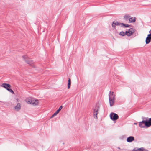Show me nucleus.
Returning <instances> with one entry per match:
<instances>
[{"mask_svg":"<svg viewBox=\"0 0 151 151\" xmlns=\"http://www.w3.org/2000/svg\"><path fill=\"white\" fill-rule=\"evenodd\" d=\"M27 103L29 104H32L35 106L38 104V100L34 98H30L28 99Z\"/></svg>","mask_w":151,"mask_h":151,"instance_id":"f257e3e1","label":"nucleus"},{"mask_svg":"<svg viewBox=\"0 0 151 151\" xmlns=\"http://www.w3.org/2000/svg\"><path fill=\"white\" fill-rule=\"evenodd\" d=\"M22 58L28 64L30 65H31L33 63V61L31 59L29 58L27 56L25 55L22 56Z\"/></svg>","mask_w":151,"mask_h":151,"instance_id":"f03ea898","label":"nucleus"},{"mask_svg":"<svg viewBox=\"0 0 151 151\" xmlns=\"http://www.w3.org/2000/svg\"><path fill=\"white\" fill-rule=\"evenodd\" d=\"M139 126L141 128H144L145 127H148L146 120H143L139 122Z\"/></svg>","mask_w":151,"mask_h":151,"instance_id":"7ed1b4c3","label":"nucleus"},{"mask_svg":"<svg viewBox=\"0 0 151 151\" xmlns=\"http://www.w3.org/2000/svg\"><path fill=\"white\" fill-rule=\"evenodd\" d=\"M110 116L111 119L113 121L116 120L119 118L117 114L114 113H111L110 114Z\"/></svg>","mask_w":151,"mask_h":151,"instance_id":"20e7f679","label":"nucleus"},{"mask_svg":"<svg viewBox=\"0 0 151 151\" xmlns=\"http://www.w3.org/2000/svg\"><path fill=\"white\" fill-rule=\"evenodd\" d=\"M99 106L96 105V106H95V108L93 109V114H94V117L95 118L97 119V114H98V111L99 110Z\"/></svg>","mask_w":151,"mask_h":151,"instance_id":"39448f33","label":"nucleus"},{"mask_svg":"<svg viewBox=\"0 0 151 151\" xmlns=\"http://www.w3.org/2000/svg\"><path fill=\"white\" fill-rule=\"evenodd\" d=\"M151 41V33H150L147 35L145 40V42L146 44H149Z\"/></svg>","mask_w":151,"mask_h":151,"instance_id":"423d86ee","label":"nucleus"},{"mask_svg":"<svg viewBox=\"0 0 151 151\" xmlns=\"http://www.w3.org/2000/svg\"><path fill=\"white\" fill-rule=\"evenodd\" d=\"M1 86L4 88L5 89H6L7 90L9 88H11V86L9 84L6 83H3L1 85Z\"/></svg>","mask_w":151,"mask_h":151,"instance_id":"0eeeda50","label":"nucleus"},{"mask_svg":"<svg viewBox=\"0 0 151 151\" xmlns=\"http://www.w3.org/2000/svg\"><path fill=\"white\" fill-rule=\"evenodd\" d=\"M121 24L122 23H120L119 22L114 21L112 22V26L113 27L115 28L116 26L121 25Z\"/></svg>","mask_w":151,"mask_h":151,"instance_id":"6e6552de","label":"nucleus"},{"mask_svg":"<svg viewBox=\"0 0 151 151\" xmlns=\"http://www.w3.org/2000/svg\"><path fill=\"white\" fill-rule=\"evenodd\" d=\"M109 99L110 98L111 99L115 100V95H114V92H111V91H110L109 94Z\"/></svg>","mask_w":151,"mask_h":151,"instance_id":"1a4fd4ad","label":"nucleus"},{"mask_svg":"<svg viewBox=\"0 0 151 151\" xmlns=\"http://www.w3.org/2000/svg\"><path fill=\"white\" fill-rule=\"evenodd\" d=\"M134 140V138L133 136H129L127 137V141L128 142H130Z\"/></svg>","mask_w":151,"mask_h":151,"instance_id":"9d476101","label":"nucleus"},{"mask_svg":"<svg viewBox=\"0 0 151 151\" xmlns=\"http://www.w3.org/2000/svg\"><path fill=\"white\" fill-rule=\"evenodd\" d=\"M15 109L17 111H19L21 108V104L20 103H18L14 107Z\"/></svg>","mask_w":151,"mask_h":151,"instance_id":"9b49d317","label":"nucleus"},{"mask_svg":"<svg viewBox=\"0 0 151 151\" xmlns=\"http://www.w3.org/2000/svg\"><path fill=\"white\" fill-rule=\"evenodd\" d=\"M148 118L147 117L145 118V119H146L147 124L148 125V127H150V126H151V118H150L148 120Z\"/></svg>","mask_w":151,"mask_h":151,"instance_id":"f8f14e48","label":"nucleus"},{"mask_svg":"<svg viewBox=\"0 0 151 151\" xmlns=\"http://www.w3.org/2000/svg\"><path fill=\"white\" fill-rule=\"evenodd\" d=\"M136 19V18L134 17H131L129 19V22L130 23L134 22H135Z\"/></svg>","mask_w":151,"mask_h":151,"instance_id":"ddd939ff","label":"nucleus"},{"mask_svg":"<svg viewBox=\"0 0 151 151\" xmlns=\"http://www.w3.org/2000/svg\"><path fill=\"white\" fill-rule=\"evenodd\" d=\"M109 100L110 106H112L114 104V101L115 100L111 99L110 98L109 99Z\"/></svg>","mask_w":151,"mask_h":151,"instance_id":"4468645a","label":"nucleus"},{"mask_svg":"<svg viewBox=\"0 0 151 151\" xmlns=\"http://www.w3.org/2000/svg\"><path fill=\"white\" fill-rule=\"evenodd\" d=\"M129 35L130 36L134 32V31L133 29L130 28L129 29Z\"/></svg>","mask_w":151,"mask_h":151,"instance_id":"2eb2a0df","label":"nucleus"},{"mask_svg":"<svg viewBox=\"0 0 151 151\" xmlns=\"http://www.w3.org/2000/svg\"><path fill=\"white\" fill-rule=\"evenodd\" d=\"M71 84V80L70 78H68V89H69L70 88V85Z\"/></svg>","mask_w":151,"mask_h":151,"instance_id":"dca6fc26","label":"nucleus"},{"mask_svg":"<svg viewBox=\"0 0 151 151\" xmlns=\"http://www.w3.org/2000/svg\"><path fill=\"white\" fill-rule=\"evenodd\" d=\"M124 26L125 27H129L130 25L128 24H125L123 23H122L121 27H123Z\"/></svg>","mask_w":151,"mask_h":151,"instance_id":"f3484780","label":"nucleus"},{"mask_svg":"<svg viewBox=\"0 0 151 151\" xmlns=\"http://www.w3.org/2000/svg\"><path fill=\"white\" fill-rule=\"evenodd\" d=\"M7 91L12 93V94H14V91L12 89H11L10 88L8 89Z\"/></svg>","mask_w":151,"mask_h":151,"instance_id":"a211bd4d","label":"nucleus"},{"mask_svg":"<svg viewBox=\"0 0 151 151\" xmlns=\"http://www.w3.org/2000/svg\"><path fill=\"white\" fill-rule=\"evenodd\" d=\"M129 15H126L124 17L126 20H127L129 18Z\"/></svg>","mask_w":151,"mask_h":151,"instance_id":"6ab92c4d","label":"nucleus"},{"mask_svg":"<svg viewBox=\"0 0 151 151\" xmlns=\"http://www.w3.org/2000/svg\"><path fill=\"white\" fill-rule=\"evenodd\" d=\"M119 35L122 36H124L125 35V32L123 31H122L120 32Z\"/></svg>","mask_w":151,"mask_h":151,"instance_id":"aec40b11","label":"nucleus"},{"mask_svg":"<svg viewBox=\"0 0 151 151\" xmlns=\"http://www.w3.org/2000/svg\"><path fill=\"white\" fill-rule=\"evenodd\" d=\"M63 108V106H60L59 108L56 111L58 113H59L60 111Z\"/></svg>","mask_w":151,"mask_h":151,"instance_id":"412c9836","label":"nucleus"},{"mask_svg":"<svg viewBox=\"0 0 151 151\" xmlns=\"http://www.w3.org/2000/svg\"><path fill=\"white\" fill-rule=\"evenodd\" d=\"M129 31H126L125 32V35H127L128 36H130L129 35Z\"/></svg>","mask_w":151,"mask_h":151,"instance_id":"4be33fe9","label":"nucleus"},{"mask_svg":"<svg viewBox=\"0 0 151 151\" xmlns=\"http://www.w3.org/2000/svg\"><path fill=\"white\" fill-rule=\"evenodd\" d=\"M58 113L56 111L55 112L54 114H53V115L55 116H56L57 115V114H58Z\"/></svg>","mask_w":151,"mask_h":151,"instance_id":"5701e85b","label":"nucleus"},{"mask_svg":"<svg viewBox=\"0 0 151 151\" xmlns=\"http://www.w3.org/2000/svg\"><path fill=\"white\" fill-rule=\"evenodd\" d=\"M143 147L140 148L138 149L139 151H143L142 150Z\"/></svg>","mask_w":151,"mask_h":151,"instance_id":"b1692460","label":"nucleus"},{"mask_svg":"<svg viewBox=\"0 0 151 151\" xmlns=\"http://www.w3.org/2000/svg\"><path fill=\"white\" fill-rule=\"evenodd\" d=\"M142 150H142L143 151H148L147 150V149H144V148L143 147Z\"/></svg>","mask_w":151,"mask_h":151,"instance_id":"393cba45","label":"nucleus"},{"mask_svg":"<svg viewBox=\"0 0 151 151\" xmlns=\"http://www.w3.org/2000/svg\"><path fill=\"white\" fill-rule=\"evenodd\" d=\"M132 151H139V150L138 149L137 150H135V149H134Z\"/></svg>","mask_w":151,"mask_h":151,"instance_id":"a878e982","label":"nucleus"},{"mask_svg":"<svg viewBox=\"0 0 151 151\" xmlns=\"http://www.w3.org/2000/svg\"><path fill=\"white\" fill-rule=\"evenodd\" d=\"M55 116L53 114L52 116H51L50 117V118H53V117H54Z\"/></svg>","mask_w":151,"mask_h":151,"instance_id":"bb28decb","label":"nucleus"},{"mask_svg":"<svg viewBox=\"0 0 151 151\" xmlns=\"http://www.w3.org/2000/svg\"><path fill=\"white\" fill-rule=\"evenodd\" d=\"M149 33H151V29L149 31Z\"/></svg>","mask_w":151,"mask_h":151,"instance_id":"cd10ccee","label":"nucleus"},{"mask_svg":"<svg viewBox=\"0 0 151 151\" xmlns=\"http://www.w3.org/2000/svg\"><path fill=\"white\" fill-rule=\"evenodd\" d=\"M134 124H137V123H134Z\"/></svg>","mask_w":151,"mask_h":151,"instance_id":"c85d7f7f","label":"nucleus"},{"mask_svg":"<svg viewBox=\"0 0 151 151\" xmlns=\"http://www.w3.org/2000/svg\"><path fill=\"white\" fill-rule=\"evenodd\" d=\"M118 149H120V148L119 147H118Z\"/></svg>","mask_w":151,"mask_h":151,"instance_id":"c756f323","label":"nucleus"}]
</instances>
